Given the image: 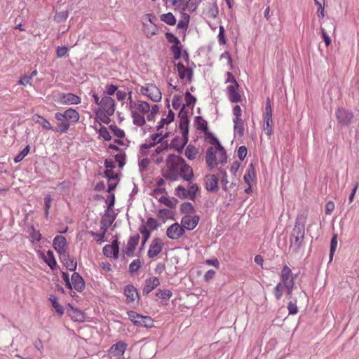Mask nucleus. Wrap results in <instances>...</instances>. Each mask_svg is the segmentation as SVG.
<instances>
[{
	"label": "nucleus",
	"instance_id": "34",
	"mask_svg": "<svg viewBox=\"0 0 359 359\" xmlns=\"http://www.w3.org/2000/svg\"><path fill=\"white\" fill-rule=\"evenodd\" d=\"M49 300L51 302L52 306L55 309V311L59 316H62L64 313V309L58 302V299L54 295H50Z\"/></svg>",
	"mask_w": 359,
	"mask_h": 359
},
{
	"label": "nucleus",
	"instance_id": "40",
	"mask_svg": "<svg viewBox=\"0 0 359 359\" xmlns=\"http://www.w3.org/2000/svg\"><path fill=\"white\" fill-rule=\"evenodd\" d=\"M159 202H161V203H163L165 205H166L167 207H169L170 208H175L178 201L177 199L175 198H172V199H170L169 198L165 196H162L160 198H159Z\"/></svg>",
	"mask_w": 359,
	"mask_h": 359
},
{
	"label": "nucleus",
	"instance_id": "7",
	"mask_svg": "<svg viewBox=\"0 0 359 359\" xmlns=\"http://www.w3.org/2000/svg\"><path fill=\"white\" fill-rule=\"evenodd\" d=\"M53 245L54 249L59 254V256L62 255V257H65L66 253L69 252L67 250V240L62 236H56L53 239Z\"/></svg>",
	"mask_w": 359,
	"mask_h": 359
},
{
	"label": "nucleus",
	"instance_id": "43",
	"mask_svg": "<svg viewBox=\"0 0 359 359\" xmlns=\"http://www.w3.org/2000/svg\"><path fill=\"white\" fill-rule=\"evenodd\" d=\"M184 99L186 102V104H184L185 107H194L196 102V98L194 95H192L189 91H187L184 93Z\"/></svg>",
	"mask_w": 359,
	"mask_h": 359
},
{
	"label": "nucleus",
	"instance_id": "39",
	"mask_svg": "<svg viewBox=\"0 0 359 359\" xmlns=\"http://www.w3.org/2000/svg\"><path fill=\"white\" fill-rule=\"evenodd\" d=\"M161 20L164 22L168 25H175L176 24V19L172 13L163 14L160 17Z\"/></svg>",
	"mask_w": 359,
	"mask_h": 359
},
{
	"label": "nucleus",
	"instance_id": "25",
	"mask_svg": "<svg viewBox=\"0 0 359 359\" xmlns=\"http://www.w3.org/2000/svg\"><path fill=\"white\" fill-rule=\"evenodd\" d=\"M67 313L71 318L74 321L83 322L85 320L84 313L80 309L70 306L67 310Z\"/></svg>",
	"mask_w": 359,
	"mask_h": 359
},
{
	"label": "nucleus",
	"instance_id": "46",
	"mask_svg": "<svg viewBox=\"0 0 359 359\" xmlns=\"http://www.w3.org/2000/svg\"><path fill=\"white\" fill-rule=\"evenodd\" d=\"M103 254L107 257H113L114 259H117L119 255L115 254V250L109 246V245H106L103 248Z\"/></svg>",
	"mask_w": 359,
	"mask_h": 359
},
{
	"label": "nucleus",
	"instance_id": "30",
	"mask_svg": "<svg viewBox=\"0 0 359 359\" xmlns=\"http://www.w3.org/2000/svg\"><path fill=\"white\" fill-rule=\"evenodd\" d=\"M174 119L175 114L171 109H170L167 118H161V121L158 123V125L156 127V130H160L164 127L165 125H168L172 122Z\"/></svg>",
	"mask_w": 359,
	"mask_h": 359
},
{
	"label": "nucleus",
	"instance_id": "18",
	"mask_svg": "<svg viewBox=\"0 0 359 359\" xmlns=\"http://www.w3.org/2000/svg\"><path fill=\"white\" fill-rule=\"evenodd\" d=\"M238 88V83L230 84L226 88L229 99L233 103H237L241 101V96L237 91Z\"/></svg>",
	"mask_w": 359,
	"mask_h": 359
},
{
	"label": "nucleus",
	"instance_id": "31",
	"mask_svg": "<svg viewBox=\"0 0 359 359\" xmlns=\"http://www.w3.org/2000/svg\"><path fill=\"white\" fill-rule=\"evenodd\" d=\"M201 1V0H187L186 3L184 1L182 3L183 4L182 9L185 11L186 8H188L190 12H194L196 10Z\"/></svg>",
	"mask_w": 359,
	"mask_h": 359
},
{
	"label": "nucleus",
	"instance_id": "60",
	"mask_svg": "<svg viewBox=\"0 0 359 359\" xmlns=\"http://www.w3.org/2000/svg\"><path fill=\"white\" fill-rule=\"evenodd\" d=\"M99 135L106 141H109L111 140V136L110 135L107 128L105 126H101L100 128L98 130Z\"/></svg>",
	"mask_w": 359,
	"mask_h": 359
},
{
	"label": "nucleus",
	"instance_id": "17",
	"mask_svg": "<svg viewBox=\"0 0 359 359\" xmlns=\"http://www.w3.org/2000/svg\"><path fill=\"white\" fill-rule=\"evenodd\" d=\"M160 285L159 278L157 277H151L145 280L142 289L143 295L149 294L154 289Z\"/></svg>",
	"mask_w": 359,
	"mask_h": 359
},
{
	"label": "nucleus",
	"instance_id": "11",
	"mask_svg": "<svg viewBox=\"0 0 359 359\" xmlns=\"http://www.w3.org/2000/svg\"><path fill=\"white\" fill-rule=\"evenodd\" d=\"M140 241L139 234H136L133 236L129 238L127 246L123 249V252L124 255H126L128 257H133L134 255V252L136 249V247Z\"/></svg>",
	"mask_w": 359,
	"mask_h": 359
},
{
	"label": "nucleus",
	"instance_id": "55",
	"mask_svg": "<svg viewBox=\"0 0 359 359\" xmlns=\"http://www.w3.org/2000/svg\"><path fill=\"white\" fill-rule=\"evenodd\" d=\"M180 210L182 213L189 214L194 212V208L191 203L184 202L181 205Z\"/></svg>",
	"mask_w": 359,
	"mask_h": 359
},
{
	"label": "nucleus",
	"instance_id": "20",
	"mask_svg": "<svg viewBox=\"0 0 359 359\" xmlns=\"http://www.w3.org/2000/svg\"><path fill=\"white\" fill-rule=\"evenodd\" d=\"M72 287H73L78 292H81L85 288V282L81 276L76 272H74L71 277Z\"/></svg>",
	"mask_w": 359,
	"mask_h": 359
},
{
	"label": "nucleus",
	"instance_id": "53",
	"mask_svg": "<svg viewBox=\"0 0 359 359\" xmlns=\"http://www.w3.org/2000/svg\"><path fill=\"white\" fill-rule=\"evenodd\" d=\"M163 177L172 181H175L179 177V172L168 168L165 173L163 174Z\"/></svg>",
	"mask_w": 359,
	"mask_h": 359
},
{
	"label": "nucleus",
	"instance_id": "5",
	"mask_svg": "<svg viewBox=\"0 0 359 359\" xmlns=\"http://www.w3.org/2000/svg\"><path fill=\"white\" fill-rule=\"evenodd\" d=\"M55 118L57 121L65 120L68 122L76 123L79 120V114L76 110L72 108H69L65 111L64 113L56 112L55 114Z\"/></svg>",
	"mask_w": 359,
	"mask_h": 359
},
{
	"label": "nucleus",
	"instance_id": "45",
	"mask_svg": "<svg viewBox=\"0 0 359 359\" xmlns=\"http://www.w3.org/2000/svg\"><path fill=\"white\" fill-rule=\"evenodd\" d=\"M207 14L209 18H211L212 19H215L217 17L219 14V9L216 3H214L210 6H209L207 11Z\"/></svg>",
	"mask_w": 359,
	"mask_h": 359
},
{
	"label": "nucleus",
	"instance_id": "63",
	"mask_svg": "<svg viewBox=\"0 0 359 359\" xmlns=\"http://www.w3.org/2000/svg\"><path fill=\"white\" fill-rule=\"evenodd\" d=\"M115 161L118 163V167L122 168L126 164V155L125 153L117 154L114 156Z\"/></svg>",
	"mask_w": 359,
	"mask_h": 359
},
{
	"label": "nucleus",
	"instance_id": "33",
	"mask_svg": "<svg viewBox=\"0 0 359 359\" xmlns=\"http://www.w3.org/2000/svg\"><path fill=\"white\" fill-rule=\"evenodd\" d=\"M33 118L36 123H40L44 129L48 130H54L49 121L43 116L40 115H35Z\"/></svg>",
	"mask_w": 359,
	"mask_h": 359
},
{
	"label": "nucleus",
	"instance_id": "52",
	"mask_svg": "<svg viewBox=\"0 0 359 359\" xmlns=\"http://www.w3.org/2000/svg\"><path fill=\"white\" fill-rule=\"evenodd\" d=\"M285 287L282 285L280 283H278L273 290V293L276 297V300H280L283 294V289Z\"/></svg>",
	"mask_w": 359,
	"mask_h": 359
},
{
	"label": "nucleus",
	"instance_id": "58",
	"mask_svg": "<svg viewBox=\"0 0 359 359\" xmlns=\"http://www.w3.org/2000/svg\"><path fill=\"white\" fill-rule=\"evenodd\" d=\"M137 109L143 114L149 113L150 110V105L147 102H140L137 105Z\"/></svg>",
	"mask_w": 359,
	"mask_h": 359
},
{
	"label": "nucleus",
	"instance_id": "23",
	"mask_svg": "<svg viewBox=\"0 0 359 359\" xmlns=\"http://www.w3.org/2000/svg\"><path fill=\"white\" fill-rule=\"evenodd\" d=\"M205 161L210 169L215 168L217 165L216 161V151L212 147H210L207 149Z\"/></svg>",
	"mask_w": 359,
	"mask_h": 359
},
{
	"label": "nucleus",
	"instance_id": "64",
	"mask_svg": "<svg viewBox=\"0 0 359 359\" xmlns=\"http://www.w3.org/2000/svg\"><path fill=\"white\" fill-rule=\"evenodd\" d=\"M147 226L151 230H156L159 226L157 220L153 217H149L146 222Z\"/></svg>",
	"mask_w": 359,
	"mask_h": 359
},
{
	"label": "nucleus",
	"instance_id": "54",
	"mask_svg": "<svg viewBox=\"0 0 359 359\" xmlns=\"http://www.w3.org/2000/svg\"><path fill=\"white\" fill-rule=\"evenodd\" d=\"M142 266V263L139 259L133 260L129 265V272L134 273L137 272Z\"/></svg>",
	"mask_w": 359,
	"mask_h": 359
},
{
	"label": "nucleus",
	"instance_id": "47",
	"mask_svg": "<svg viewBox=\"0 0 359 359\" xmlns=\"http://www.w3.org/2000/svg\"><path fill=\"white\" fill-rule=\"evenodd\" d=\"M337 246V235L334 234L330 242V260H332L333 255Z\"/></svg>",
	"mask_w": 359,
	"mask_h": 359
},
{
	"label": "nucleus",
	"instance_id": "42",
	"mask_svg": "<svg viewBox=\"0 0 359 359\" xmlns=\"http://www.w3.org/2000/svg\"><path fill=\"white\" fill-rule=\"evenodd\" d=\"M161 135V133H154L151 135V140L152 142H150L149 143H144L142 144V149H150L151 147H154L158 144L157 142L158 140L160 139L159 137Z\"/></svg>",
	"mask_w": 359,
	"mask_h": 359
},
{
	"label": "nucleus",
	"instance_id": "37",
	"mask_svg": "<svg viewBox=\"0 0 359 359\" xmlns=\"http://www.w3.org/2000/svg\"><path fill=\"white\" fill-rule=\"evenodd\" d=\"M194 123L198 130L203 132L208 130V123L205 120L203 119L201 116H196Z\"/></svg>",
	"mask_w": 359,
	"mask_h": 359
},
{
	"label": "nucleus",
	"instance_id": "62",
	"mask_svg": "<svg viewBox=\"0 0 359 359\" xmlns=\"http://www.w3.org/2000/svg\"><path fill=\"white\" fill-rule=\"evenodd\" d=\"M199 190L198 187L196 184H191L188 189L189 191V198L191 201H194L196 198V192Z\"/></svg>",
	"mask_w": 359,
	"mask_h": 359
},
{
	"label": "nucleus",
	"instance_id": "24",
	"mask_svg": "<svg viewBox=\"0 0 359 359\" xmlns=\"http://www.w3.org/2000/svg\"><path fill=\"white\" fill-rule=\"evenodd\" d=\"M109 215H107V211L105 210L104 215L100 221V224H101L100 229H104V230L107 231L109 227L112 224V223L115 220L116 214L114 212H113V213L109 212Z\"/></svg>",
	"mask_w": 359,
	"mask_h": 359
},
{
	"label": "nucleus",
	"instance_id": "13",
	"mask_svg": "<svg viewBox=\"0 0 359 359\" xmlns=\"http://www.w3.org/2000/svg\"><path fill=\"white\" fill-rule=\"evenodd\" d=\"M199 216L198 215H185L182 218L181 224L184 229L193 230L197 226L199 222Z\"/></svg>",
	"mask_w": 359,
	"mask_h": 359
},
{
	"label": "nucleus",
	"instance_id": "44",
	"mask_svg": "<svg viewBox=\"0 0 359 359\" xmlns=\"http://www.w3.org/2000/svg\"><path fill=\"white\" fill-rule=\"evenodd\" d=\"M165 38L167 39L168 41L170 43H172V46H181V42L180 39L174 35L172 33L167 32L165 33Z\"/></svg>",
	"mask_w": 359,
	"mask_h": 359
},
{
	"label": "nucleus",
	"instance_id": "4",
	"mask_svg": "<svg viewBox=\"0 0 359 359\" xmlns=\"http://www.w3.org/2000/svg\"><path fill=\"white\" fill-rule=\"evenodd\" d=\"M296 278L297 275L292 273L290 268L284 265L280 271V281L279 283L285 287H294Z\"/></svg>",
	"mask_w": 359,
	"mask_h": 359
},
{
	"label": "nucleus",
	"instance_id": "12",
	"mask_svg": "<svg viewBox=\"0 0 359 359\" xmlns=\"http://www.w3.org/2000/svg\"><path fill=\"white\" fill-rule=\"evenodd\" d=\"M182 163H184V158L175 154H170L166 159L167 168L177 172H179Z\"/></svg>",
	"mask_w": 359,
	"mask_h": 359
},
{
	"label": "nucleus",
	"instance_id": "29",
	"mask_svg": "<svg viewBox=\"0 0 359 359\" xmlns=\"http://www.w3.org/2000/svg\"><path fill=\"white\" fill-rule=\"evenodd\" d=\"M124 294L130 302H134L136 297L139 299L137 290L133 285H128L125 287Z\"/></svg>",
	"mask_w": 359,
	"mask_h": 359
},
{
	"label": "nucleus",
	"instance_id": "27",
	"mask_svg": "<svg viewBox=\"0 0 359 359\" xmlns=\"http://www.w3.org/2000/svg\"><path fill=\"white\" fill-rule=\"evenodd\" d=\"M147 97L153 102H160L162 97L161 92L155 85L149 83V90Z\"/></svg>",
	"mask_w": 359,
	"mask_h": 359
},
{
	"label": "nucleus",
	"instance_id": "48",
	"mask_svg": "<svg viewBox=\"0 0 359 359\" xmlns=\"http://www.w3.org/2000/svg\"><path fill=\"white\" fill-rule=\"evenodd\" d=\"M190 17L188 14L184 13L183 14V19L180 20L177 23V28L178 29H187L189 25Z\"/></svg>",
	"mask_w": 359,
	"mask_h": 359
},
{
	"label": "nucleus",
	"instance_id": "22",
	"mask_svg": "<svg viewBox=\"0 0 359 359\" xmlns=\"http://www.w3.org/2000/svg\"><path fill=\"white\" fill-rule=\"evenodd\" d=\"M180 172L179 173V176L182 177L185 181H190L194 177V172L192 168L186 163L184 160V163H182L180 166Z\"/></svg>",
	"mask_w": 359,
	"mask_h": 359
},
{
	"label": "nucleus",
	"instance_id": "49",
	"mask_svg": "<svg viewBox=\"0 0 359 359\" xmlns=\"http://www.w3.org/2000/svg\"><path fill=\"white\" fill-rule=\"evenodd\" d=\"M109 128L118 138H123L125 137V132L123 130L118 128L116 125H110Z\"/></svg>",
	"mask_w": 359,
	"mask_h": 359
},
{
	"label": "nucleus",
	"instance_id": "2",
	"mask_svg": "<svg viewBox=\"0 0 359 359\" xmlns=\"http://www.w3.org/2000/svg\"><path fill=\"white\" fill-rule=\"evenodd\" d=\"M264 117V130L269 137L273 133V119L272 107L270 99L268 97L266 100L265 110L263 114Z\"/></svg>",
	"mask_w": 359,
	"mask_h": 359
},
{
	"label": "nucleus",
	"instance_id": "10",
	"mask_svg": "<svg viewBox=\"0 0 359 359\" xmlns=\"http://www.w3.org/2000/svg\"><path fill=\"white\" fill-rule=\"evenodd\" d=\"M184 108L185 105H183L178 114V116L180 119L179 128L182 135H189V120L188 118L187 111L184 110Z\"/></svg>",
	"mask_w": 359,
	"mask_h": 359
},
{
	"label": "nucleus",
	"instance_id": "38",
	"mask_svg": "<svg viewBox=\"0 0 359 359\" xmlns=\"http://www.w3.org/2000/svg\"><path fill=\"white\" fill-rule=\"evenodd\" d=\"M139 231L143 237V239H142V241L141 243V248H140V250H142L144 248V246L146 242L150 238L151 231L149 230H148L144 225H142L140 227Z\"/></svg>",
	"mask_w": 359,
	"mask_h": 359
},
{
	"label": "nucleus",
	"instance_id": "1",
	"mask_svg": "<svg viewBox=\"0 0 359 359\" xmlns=\"http://www.w3.org/2000/svg\"><path fill=\"white\" fill-rule=\"evenodd\" d=\"M306 222V215L302 213L297 215L290 236V248L294 252H297L304 245Z\"/></svg>",
	"mask_w": 359,
	"mask_h": 359
},
{
	"label": "nucleus",
	"instance_id": "26",
	"mask_svg": "<svg viewBox=\"0 0 359 359\" xmlns=\"http://www.w3.org/2000/svg\"><path fill=\"white\" fill-rule=\"evenodd\" d=\"M59 258L67 270L71 271H74L76 270L77 263L73 259L69 258V252L66 253V256L65 257H62V255H60Z\"/></svg>",
	"mask_w": 359,
	"mask_h": 359
},
{
	"label": "nucleus",
	"instance_id": "14",
	"mask_svg": "<svg viewBox=\"0 0 359 359\" xmlns=\"http://www.w3.org/2000/svg\"><path fill=\"white\" fill-rule=\"evenodd\" d=\"M100 107L104 110L105 113L112 116L115 111V102L109 96H104L100 100Z\"/></svg>",
	"mask_w": 359,
	"mask_h": 359
},
{
	"label": "nucleus",
	"instance_id": "41",
	"mask_svg": "<svg viewBox=\"0 0 359 359\" xmlns=\"http://www.w3.org/2000/svg\"><path fill=\"white\" fill-rule=\"evenodd\" d=\"M198 154V149L191 144H189L185 149V156L189 160H194Z\"/></svg>",
	"mask_w": 359,
	"mask_h": 359
},
{
	"label": "nucleus",
	"instance_id": "28",
	"mask_svg": "<svg viewBox=\"0 0 359 359\" xmlns=\"http://www.w3.org/2000/svg\"><path fill=\"white\" fill-rule=\"evenodd\" d=\"M134 325L136 326L151 328L154 327V320L150 316H141L140 320L138 321L134 322Z\"/></svg>",
	"mask_w": 359,
	"mask_h": 359
},
{
	"label": "nucleus",
	"instance_id": "57",
	"mask_svg": "<svg viewBox=\"0 0 359 359\" xmlns=\"http://www.w3.org/2000/svg\"><path fill=\"white\" fill-rule=\"evenodd\" d=\"M52 198L50 195H46L44 197V215L46 218L48 217L49 210L51 206Z\"/></svg>",
	"mask_w": 359,
	"mask_h": 359
},
{
	"label": "nucleus",
	"instance_id": "8",
	"mask_svg": "<svg viewBox=\"0 0 359 359\" xmlns=\"http://www.w3.org/2000/svg\"><path fill=\"white\" fill-rule=\"evenodd\" d=\"M185 233L184 227L178 223H174L168 227L166 231L167 236L172 240H177L182 236Z\"/></svg>",
	"mask_w": 359,
	"mask_h": 359
},
{
	"label": "nucleus",
	"instance_id": "15",
	"mask_svg": "<svg viewBox=\"0 0 359 359\" xmlns=\"http://www.w3.org/2000/svg\"><path fill=\"white\" fill-rule=\"evenodd\" d=\"M188 140V135H182V139L178 136H176L172 140L170 144V147L176 149L178 153L181 154L183 151V149L187 144Z\"/></svg>",
	"mask_w": 359,
	"mask_h": 359
},
{
	"label": "nucleus",
	"instance_id": "56",
	"mask_svg": "<svg viewBox=\"0 0 359 359\" xmlns=\"http://www.w3.org/2000/svg\"><path fill=\"white\" fill-rule=\"evenodd\" d=\"M176 195L180 198H189V191L182 186L180 185L175 189Z\"/></svg>",
	"mask_w": 359,
	"mask_h": 359
},
{
	"label": "nucleus",
	"instance_id": "59",
	"mask_svg": "<svg viewBox=\"0 0 359 359\" xmlns=\"http://www.w3.org/2000/svg\"><path fill=\"white\" fill-rule=\"evenodd\" d=\"M109 200L106 201V203L107 204V208L106 210L107 214L109 215V213H113L114 211L113 210V207L115 203V195L114 194H111L109 196Z\"/></svg>",
	"mask_w": 359,
	"mask_h": 359
},
{
	"label": "nucleus",
	"instance_id": "3",
	"mask_svg": "<svg viewBox=\"0 0 359 359\" xmlns=\"http://www.w3.org/2000/svg\"><path fill=\"white\" fill-rule=\"evenodd\" d=\"M335 115L337 122L341 127H348L353 121V113L345 108H338Z\"/></svg>",
	"mask_w": 359,
	"mask_h": 359
},
{
	"label": "nucleus",
	"instance_id": "21",
	"mask_svg": "<svg viewBox=\"0 0 359 359\" xmlns=\"http://www.w3.org/2000/svg\"><path fill=\"white\" fill-rule=\"evenodd\" d=\"M127 347V344L121 341L112 345L109 349V355L111 357H119L122 355Z\"/></svg>",
	"mask_w": 359,
	"mask_h": 359
},
{
	"label": "nucleus",
	"instance_id": "32",
	"mask_svg": "<svg viewBox=\"0 0 359 359\" xmlns=\"http://www.w3.org/2000/svg\"><path fill=\"white\" fill-rule=\"evenodd\" d=\"M44 262L47 264V265L51 269H55L57 266V262L55 259L53 252L51 250H48L46 256L44 257Z\"/></svg>",
	"mask_w": 359,
	"mask_h": 359
},
{
	"label": "nucleus",
	"instance_id": "36",
	"mask_svg": "<svg viewBox=\"0 0 359 359\" xmlns=\"http://www.w3.org/2000/svg\"><path fill=\"white\" fill-rule=\"evenodd\" d=\"M133 123L137 126H142L145 124L144 117L136 111H133L131 113Z\"/></svg>",
	"mask_w": 359,
	"mask_h": 359
},
{
	"label": "nucleus",
	"instance_id": "6",
	"mask_svg": "<svg viewBox=\"0 0 359 359\" xmlns=\"http://www.w3.org/2000/svg\"><path fill=\"white\" fill-rule=\"evenodd\" d=\"M57 102L64 105L78 104L81 102V99L74 93H59Z\"/></svg>",
	"mask_w": 359,
	"mask_h": 359
},
{
	"label": "nucleus",
	"instance_id": "51",
	"mask_svg": "<svg viewBox=\"0 0 359 359\" xmlns=\"http://www.w3.org/2000/svg\"><path fill=\"white\" fill-rule=\"evenodd\" d=\"M29 145H27L15 158L14 162H20L29 152Z\"/></svg>",
	"mask_w": 359,
	"mask_h": 359
},
{
	"label": "nucleus",
	"instance_id": "9",
	"mask_svg": "<svg viewBox=\"0 0 359 359\" xmlns=\"http://www.w3.org/2000/svg\"><path fill=\"white\" fill-rule=\"evenodd\" d=\"M163 245L164 243H163L161 238H155L154 239H153L149 245V248L147 252L148 257L149 258L156 257L162 251Z\"/></svg>",
	"mask_w": 359,
	"mask_h": 359
},
{
	"label": "nucleus",
	"instance_id": "19",
	"mask_svg": "<svg viewBox=\"0 0 359 359\" xmlns=\"http://www.w3.org/2000/svg\"><path fill=\"white\" fill-rule=\"evenodd\" d=\"M219 180L213 174L207 175L205 177V188L208 191L216 192L219 189Z\"/></svg>",
	"mask_w": 359,
	"mask_h": 359
},
{
	"label": "nucleus",
	"instance_id": "35",
	"mask_svg": "<svg viewBox=\"0 0 359 359\" xmlns=\"http://www.w3.org/2000/svg\"><path fill=\"white\" fill-rule=\"evenodd\" d=\"M234 134H238L240 137L244 135V123L243 120H233Z\"/></svg>",
	"mask_w": 359,
	"mask_h": 359
},
{
	"label": "nucleus",
	"instance_id": "50",
	"mask_svg": "<svg viewBox=\"0 0 359 359\" xmlns=\"http://www.w3.org/2000/svg\"><path fill=\"white\" fill-rule=\"evenodd\" d=\"M172 295V293L170 290L158 289L156 293V296L160 297L162 299H169Z\"/></svg>",
	"mask_w": 359,
	"mask_h": 359
},
{
	"label": "nucleus",
	"instance_id": "16",
	"mask_svg": "<svg viewBox=\"0 0 359 359\" xmlns=\"http://www.w3.org/2000/svg\"><path fill=\"white\" fill-rule=\"evenodd\" d=\"M178 75L180 79L187 78L188 81L191 82L193 80L194 72L191 67H186L182 62L176 65Z\"/></svg>",
	"mask_w": 359,
	"mask_h": 359
},
{
	"label": "nucleus",
	"instance_id": "61",
	"mask_svg": "<svg viewBox=\"0 0 359 359\" xmlns=\"http://www.w3.org/2000/svg\"><path fill=\"white\" fill-rule=\"evenodd\" d=\"M60 121V123H59L57 124V126L55 130L60 131L61 133H66L70 127L69 123H68V121H67L65 120H62V121Z\"/></svg>",
	"mask_w": 359,
	"mask_h": 359
}]
</instances>
